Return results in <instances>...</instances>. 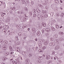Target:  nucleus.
Listing matches in <instances>:
<instances>
[{
	"label": "nucleus",
	"mask_w": 64,
	"mask_h": 64,
	"mask_svg": "<svg viewBox=\"0 0 64 64\" xmlns=\"http://www.w3.org/2000/svg\"><path fill=\"white\" fill-rule=\"evenodd\" d=\"M63 40V38H60V39H59V40L60 41H62Z\"/></svg>",
	"instance_id": "nucleus-41"
},
{
	"label": "nucleus",
	"mask_w": 64,
	"mask_h": 64,
	"mask_svg": "<svg viewBox=\"0 0 64 64\" xmlns=\"http://www.w3.org/2000/svg\"><path fill=\"white\" fill-rule=\"evenodd\" d=\"M9 28V27H8V25L6 26V29H7Z\"/></svg>",
	"instance_id": "nucleus-45"
},
{
	"label": "nucleus",
	"mask_w": 64,
	"mask_h": 64,
	"mask_svg": "<svg viewBox=\"0 0 64 64\" xmlns=\"http://www.w3.org/2000/svg\"><path fill=\"white\" fill-rule=\"evenodd\" d=\"M2 4H3V2H1V1H0V5H1Z\"/></svg>",
	"instance_id": "nucleus-52"
},
{
	"label": "nucleus",
	"mask_w": 64,
	"mask_h": 64,
	"mask_svg": "<svg viewBox=\"0 0 64 64\" xmlns=\"http://www.w3.org/2000/svg\"><path fill=\"white\" fill-rule=\"evenodd\" d=\"M3 28H6V26H3Z\"/></svg>",
	"instance_id": "nucleus-61"
},
{
	"label": "nucleus",
	"mask_w": 64,
	"mask_h": 64,
	"mask_svg": "<svg viewBox=\"0 0 64 64\" xmlns=\"http://www.w3.org/2000/svg\"><path fill=\"white\" fill-rule=\"evenodd\" d=\"M22 4H26V2H25L24 0H22Z\"/></svg>",
	"instance_id": "nucleus-8"
},
{
	"label": "nucleus",
	"mask_w": 64,
	"mask_h": 64,
	"mask_svg": "<svg viewBox=\"0 0 64 64\" xmlns=\"http://www.w3.org/2000/svg\"><path fill=\"white\" fill-rule=\"evenodd\" d=\"M36 30V29L34 28H32V31L33 32H35Z\"/></svg>",
	"instance_id": "nucleus-18"
},
{
	"label": "nucleus",
	"mask_w": 64,
	"mask_h": 64,
	"mask_svg": "<svg viewBox=\"0 0 64 64\" xmlns=\"http://www.w3.org/2000/svg\"><path fill=\"white\" fill-rule=\"evenodd\" d=\"M16 50L18 52L20 51V50H19V48H16Z\"/></svg>",
	"instance_id": "nucleus-17"
},
{
	"label": "nucleus",
	"mask_w": 64,
	"mask_h": 64,
	"mask_svg": "<svg viewBox=\"0 0 64 64\" xmlns=\"http://www.w3.org/2000/svg\"><path fill=\"white\" fill-rule=\"evenodd\" d=\"M49 45L50 46H54L55 43L53 42H51L49 44Z\"/></svg>",
	"instance_id": "nucleus-4"
},
{
	"label": "nucleus",
	"mask_w": 64,
	"mask_h": 64,
	"mask_svg": "<svg viewBox=\"0 0 64 64\" xmlns=\"http://www.w3.org/2000/svg\"><path fill=\"white\" fill-rule=\"evenodd\" d=\"M15 39L16 41H18V40H19L18 38V36H16L15 37Z\"/></svg>",
	"instance_id": "nucleus-25"
},
{
	"label": "nucleus",
	"mask_w": 64,
	"mask_h": 64,
	"mask_svg": "<svg viewBox=\"0 0 64 64\" xmlns=\"http://www.w3.org/2000/svg\"><path fill=\"white\" fill-rule=\"evenodd\" d=\"M38 59H40V60H42V59H43V57L42 56H39L38 57Z\"/></svg>",
	"instance_id": "nucleus-12"
},
{
	"label": "nucleus",
	"mask_w": 64,
	"mask_h": 64,
	"mask_svg": "<svg viewBox=\"0 0 64 64\" xmlns=\"http://www.w3.org/2000/svg\"><path fill=\"white\" fill-rule=\"evenodd\" d=\"M55 52L53 51L52 53V54L53 55H54V54H55Z\"/></svg>",
	"instance_id": "nucleus-51"
},
{
	"label": "nucleus",
	"mask_w": 64,
	"mask_h": 64,
	"mask_svg": "<svg viewBox=\"0 0 64 64\" xmlns=\"http://www.w3.org/2000/svg\"><path fill=\"white\" fill-rule=\"evenodd\" d=\"M20 31H22V28H20Z\"/></svg>",
	"instance_id": "nucleus-62"
},
{
	"label": "nucleus",
	"mask_w": 64,
	"mask_h": 64,
	"mask_svg": "<svg viewBox=\"0 0 64 64\" xmlns=\"http://www.w3.org/2000/svg\"><path fill=\"white\" fill-rule=\"evenodd\" d=\"M31 4L30 6H33V2L31 3Z\"/></svg>",
	"instance_id": "nucleus-57"
},
{
	"label": "nucleus",
	"mask_w": 64,
	"mask_h": 64,
	"mask_svg": "<svg viewBox=\"0 0 64 64\" xmlns=\"http://www.w3.org/2000/svg\"><path fill=\"white\" fill-rule=\"evenodd\" d=\"M2 59L3 60H6V57H4V58H2Z\"/></svg>",
	"instance_id": "nucleus-50"
},
{
	"label": "nucleus",
	"mask_w": 64,
	"mask_h": 64,
	"mask_svg": "<svg viewBox=\"0 0 64 64\" xmlns=\"http://www.w3.org/2000/svg\"><path fill=\"white\" fill-rule=\"evenodd\" d=\"M59 34L60 36H62V35H63L64 34V33L63 32H59Z\"/></svg>",
	"instance_id": "nucleus-7"
},
{
	"label": "nucleus",
	"mask_w": 64,
	"mask_h": 64,
	"mask_svg": "<svg viewBox=\"0 0 64 64\" xmlns=\"http://www.w3.org/2000/svg\"><path fill=\"white\" fill-rule=\"evenodd\" d=\"M50 29H49V28H46L45 30V31H46L48 32H50Z\"/></svg>",
	"instance_id": "nucleus-5"
},
{
	"label": "nucleus",
	"mask_w": 64,
	"mask_h": 64,
	"mask_svg": "<svg viewBox=\"0 0 64 64\" xmlns=\"http://www.w3.org/2000/svg\"><path fill=\"white\" fill-rule=\"evenodd\" d=\"M10 47H9V49L10 50V51H12V50H13V48H12V47L11 46H10Z\"/></svg>",
	"instance_id": "nucleus-20"
},
{
	"label": "nucleus",
	"mask_w": 64,
	"mask_h": 64,
	"mask_svg": "<svg viewBox=\"0 0 64 64\" xmlns=\"http://www.w3.org/2000/svg\"><path fill=\"white\" fill-rule=\"evenodd\" d=\"M26 3H27V4H29V1L28 0H26Z\"/></svg>",
	"instance_id": "nucleus-34"
},
{
	"label": "nucleus",
	"mask_w": 64,
	"mask_h": 64,
	"mask_svg": "<svg viewBox=\"0 0 64 64\" xmlns=\"http://www.w3.org/2000/svg\"><path fill=\"white\" fill-rule=\"evenodd\" d=\"M38 6L40 7H43V6L41 5V4H38Z\"/></svg>",
	"instance_id": "nucleus-37"
},
{
	"label": "nucleus",
	"mask_w": 64,
	"mask_h": 64,
	"mask_svg": "<svg viewBox=\"0 0 64 64\" xmlns=\"http://www.w3.org/2000/svg\"><path fill=\"white\" fill-rule=\"evenodd\" d=\"M12 62L13 64H17V62L15 61H12Z\"/></svg>",
	"instance_id": "nucleus-24"
},
{
	"label": "nucleus",
	"mask_w": 64,
	"mask_h": 64,
	"mask_svg": "<svg viewBox=\"0 0 64 64\" xmlns=\"http://www.w3.org/2000/svg\"><path fill=\"white\" fill-rule=\"evenodd\" d=\"M16 27L17 28H18V29H19V28H20V26L19 25H18Z\"/></svg>",
	"instance_id": "nucleus-42"
},
{
	"label": "nucleus",
	"mask_w": 64,
	"mask_h": 64,
	"mask_svg": "<svg viewBox=\"0 0 64 64\" xmlns=\"http://www.w3.org/2000/svg\"><path fill=\"white\" fill-rule=\"evenodd\" d=\"M56 49V50H58L59 48H60L59 46H56L55 47Z\"/></svg>",
	"instance_id": "nucleus-15"
},
{
	"label": "nucleus",
	"mask_w": 64,
	"mask_h": 64,
	"mask_svg": "<svg viewBox=\"0 0 64 64\" xmlns=\"http://www.w3.org/2000/svg\"><path fill=\"white\" fill-rule=\"evenodd\" d=\"M54 1L56 2V3H57L58 2V3H59V1H58V0H55Z\"/></svg>",
	"instance_id": "nucleus-39"
},
{
	"label": "nucleus",
	"mask_w": 64,
	"mask_h": 64,
	"mask_svg": "<svg viewBox=\"0 0 64 64\" xmlns=\"http://www.w3.org/2000/svg\"><path fill=\"white\" fill-rule=\"evenodd\" d=\"M1 15L2 17H3L4 16V14H1Z\"/></svg>",
	"instance_id": "nucleus-60"
},
{
	"label": "nucleus",
	"mask_w": 64,
	"mask_h": 64,
	"mask_svg": "<svg viewBox=\"0 0 64 64\" xmlns=\"http://www.w3.org/2000/svg\"><path fill=\"white\" fill-rule=\"evenodd\" d=\"M12 57H14L15 56L14 55H12Z\"/></svg>",
	"instance_id": "nucleus-64"
},
{
	"label": "nucleus",
	"mask_w": 64,
	"mask_h": 64,
	"mask_svg": "<svg viewBox=\"0 0 64 64\" xmlns=\"http://www.w3.org/2000/svg\"><path fill=\"white\" fill-rule=\"evenodd\" d=\"M15 42V43H16V44H17V45H20V42Z\"/></svg>",
	"instance_id": "nucleus-26"
},
{
	"label": "nucleus",
	"mask_w": 64,
	"mask_h": 64,
	"mask_svg": "<svg viewBox=\"0 0 64 64\" xmlns=\"http://www.w3.org/2000/svg\"><path fill=\"white\" fill-rule=\"evenodd\" d=\"M38 28L39 29H41L42 28V26L41 25H40L38 26Z\"/></svg>",
	"instance_id": "nucleus-22"
},
{
	"label": "nucleus",
	"mask_w": 64,
	"mask_h": 64,
	"mask_svg": "<svg viewBox=\"0 0 64 64\" xmlns=\"http://www.w3.org/2000/svg\"><path fill=\"white\" fill-rule=\"evenodd\" d=\"M58 42V40H56L54 41V42L55 43H56V42Z\"/></svg>",
	"instance_id": "nucleus-46"
},
{
	"label": "nucleus",
	"mask_w": 64,
	"mask_h": 64,
	"mask_svg": "<svg viewBox=\"0 0 64 64\" xmlns=\"http://www.w3.org/2000/svg\"><path fill=\"white\" fill-rule=\"evenodd\" d=\"M27 18H26L24 17L23 18V20L24 21H25L27 20Z\"/></svg>",
	"instance_id": "nucleus-30"
},
{
	"label": "nucleus",
	"mask_w": 64,
	"mask_h": 64,
	"mask_svg": "<svg viewBox=\"0 0 64 64\" xmlns=\"http://www.w3.org/2000/svg\"><path fill=\"white\" fill-rule=\"evenodd\" d=\"M32 12L34 13H36V11L35 10H32Z\"/></svg>",
	"instance_id": "nucleus-38"
},
{
	"label": "nucleus",
	"mask_w": 64,
	"mask_h": 64,
	"mask_svg": "<svg viewBox=\"0 0 64 64\" xmlns=\"http://www.w3.org/2000/svg\"><path fill=\"white\" fill-rule=\"evenodd\" d=\"M2 32H4V33L5 34H7V33H8V32H7V31L5 29H3L2 30Z\"/></svg>",
	"instance_id": "nucleus-2"
},
{
	"label": "nucleus",
	"mask_w": 64,
	"mask_h": 64,
	"mask_svg": "<svg viewBox=\"0 0 64 64\" xmlns=\"http://www.w3.org/2000/svg\"><path fill=\"white\" fill-rule=\"evenodd\" d=\"M48 41L47 40L46 41H45L44 43V44H45L46 45H48Z\"/></svg>",
	"instance_id": "nucleus-14"
},
{
	"label": "nucleus",
	"mask_w": 64,
	"mask_h": 64,
	"mask_svg": "<svg viewBox=\"0 0 64 64\" xmlns=\"http://www.w3.org/2000/svg\"><path fill=\"white\" fill-rule=\"evenodd\" d=\"M16 20H18V18H16Z\"/></svg>",
	"instance_id": "nucleus-59"
},
{
	"label": "nucleus",
	"mask_w": 64,
	"mask_h": 64,
	"mask_svg": "<svg viewBox=\"0 0 64 64\" xmlns=\"http://www.w3.org/2000/svg\"><path fill=\"white\" fill-rule=\"evenodd\" d=\"M41 42H42V43H44L45 42V40H42L41 41Z\"/></svg>",
	"instance_id": "nucleus-31"
},
{
	"label": "nucleus",
	"mask_w": 64,
	"mask_h": 64,
	"mask_svg": "<svg viewBox=\"0 0 64 64\" xmlns=\"http://www.w3.org/2000/svg\"><path fill=\"white\" fill-rule=\"evenodd\" d=\"M53 37L54 39H57V38H58V36L57 35H55Z\"/></svg>",
	"instance_id": "nucleus-10"
},
{
	"label": "nucleus",
	"mask_w": 64,
	"mask_h": 64,
	"mask_svg": "<svg viewBox=\"0 0 64 64\" xmlns=\"http://www.w3.org/2000/svg\"><path fill=\"white\" fill-rule=\"evenodd\" d=\"M46 48V47L45 46H44L43 48V49L44 50V49H45Z\"/></svg>",
	"instance_id": "nucleus-48"
},
{
	"label": "nucleus",
	"mask_w": 64,
	"mask_h": 64,
	"mask_svg": "<svg viewBox=\"0 0 64 64\" xmlns=\"http://www.w3.org/2000/svg\"><path fill=\"white\" fill-rule=\"evenodd\" d=\"M44 12V10L42 11V12H40V13L39 14H40V16H43L42 15H43V12Z\"/></svg>",
	"instance_id": "nucleus-11"
},
{
	"label": "nucleus",
	"mask_w": 64,
	"mask_h": 64,
	"mask_svg": "<svg viewBox=\"0 0 64 64\" xmlns=\"http://www.w3.org/2000/svg\"><path fill=\"white\" fill-rule=\"evenodd\" d=\"M60 16L61 17H63V16H64V14H61Z\"/></svg>",
	"instance_id": "nucleus-55"
},
{
	"label": "nucleus",
	"mask_w": 64,
	"mask_h": 64,
	"mask_svg": "<svg viewBox=\"0 0 64 64\" xmlns=\"http://www.w3.org/2000/svg\"><path fill=\"white\" fill-rule=\"evenodd\" d=\"M0 42L1 43H2V44H3V43H4V41H3V40L2 39H0Z\"/></svg>",
	"instance_id": "nucleus-23"
},
{
	"label": "nucleus",
	"mask_w": 64,
	"mask_h": 64,
	"mask_svg": "<svg viewBox=\"0 0 64 64\" xmlns=\"http://www.w3.org/2000/svg\"><path fill=\"white\" fill-rule=\"evenodd\" d=\"M36 34L38 36H40L41 34L40 32L39 31H38L36 33Z\"/></svg>",
	"instance_id": "nucleus-6"
},
{
	"label": "nucleus",
	"mask_w": 64,
	"mask_h": 64,
	"mask_svg": "<svg viewBox=\"0 0 64 64\" xmlns=\"http://www.w3.org/2000/svg\"><path fill=\"white\" fill-rule=\"evenodd\" d=\"M32 54H30L29 55V56L30 57H31L32 56Z\"/></svg>",
	"instance_id": "nucleus-56"
},
{
	"label": "nucleus",
	"mask_w": 64,
	"mask_h": 64,
	"mask_svg": "<svg viewBox=\"0 0 64 64\" xmlns=\"http://www.w3.org/2000/svg\"><path fill=\"white\" fill-rule=\"evenodd\" d=\"M15 9H16V8L15 7H12L13 10H15Z\"/></svg>",
	"instance_id": "nucleus-53"
},
{
	"label": "nucleus",
	"mask_w": 64,
	"mask_h": 64,
	"mask_svg": "<svg viewBox=\"0 0 64 64\" xmlns=\"http://www.w3.org/2000/svg\"><path fill=\"white\" fill-rule=\"evenodd\" d=\"M43 14H46V11H44V12L43 13Z\"/></svg>",
	"instance_id": "nucleus-47"
},
{
	"label": "nucleus",
	"mask_w": 64,
	"mask_h": 64,
	"mask_svg": "<svg viewBox=\"0 0 64 64\" xmlns=\"http://www.w3.org/2000/svg\"><path fill=\"white\" fill-rule=\"evenodd\" d=\"M37 62L38 63H41L40 62V61L38 60V61H37Z\"/></svg>",
	"instance_id": "nucleus-58"
},
{
	"label": "nucleus",
	"mask_w": 64,
	"mask_h": 64,
	"mask_svg": "<svg viewBox=\"0 0 64 64\" xmlns=\"http://www.w3.org/2000/svg\"><path fill=\"white\" fill-rule=\"evenodd\" d=\"M38 52H43V50H42V49L40 48L38 50Z\"/></svg>",
	"instance_id": "nucleus-16"
},
{
	"label": "nucleus",
	"mask_w": 64,
	"mask_h": 64,
	"mask_svg": "<svg viewBox=\"0 0 64 64\" xmlns=\"http://www.w3.org/2000/svg\"><path fill=\"white\" fill-rule=\"evenodd\" d=\"M46 59H47L48 60L49 59H50L51 57L49 55H47L46 56Z\"/></svg>",
	"instance_id": "nucleus-9"
},
{
	"label": "nucleus",
	"mask_w": 64,
	"mask_h": 64,
	"mask_svg": "<svg viewBox=\"0 0 64 64\" xmlns=\"http://www.w3.org/2000/svg\"><path fill=\"white\" fill-rule=\"evenodd\" d=\"M27 27V26L26 24H25L24 26L22 28L23 29L25 28H26Z\"/></svg>",
	"instance_id": "nucleus-32"
},
{
	"label": "nucleus",
	"mask_w": 64,
	"mask_h": 64,
	"mask_svg": "<svg viewBox=\"0 0 64 64\" xmlns=\"http://www.w3.org/2000/svg\"><path fill=\"white\" fill-rule=\"evenodd\" d=\"M50 40L51 41H52L53 40V38H51L50 39Z\"/></svg>",
	"instance_id": "nucleus-54"
},
{
	"label": "nucleus",
	"mask_w": 64,
	"mask_h": 64,
	"mask_svg": "<svg viewBox=\"0 0 64 64\" xmlns=\"http://www.w3.org/2000/svg\"><path fill=\"white\" fill-rule=\"evenodd\" d=\"M42 25L44 27H45L46 25V24L44 23L42 24Z\"/></svg>",
	"instance_id": "nucleus-40"
},
{
	"label": "nucleus",
	"mask_w": 64,
	"mask_h": 64,
	"mask_svg": "<svg viewBox=\"0 0 64 64\" xmlns=\"http://www.w3.org/2000/svg\"><path fill=\"white\" fill-rule=\"evenodd\" d=\"M38 20H40V18H42V19H44V16H41L40 14H38Z\"/></svg>",
	"instance_id": "nucleus-1"
},
{
	"label": "nucleus",
	"mask_w": 64,
	"mask_h": 64,
	"mask_svg": "<svg viewBox=\"0 0 64 64\" xmlns=\"http://www.w3.org/2000/svg\"><path fill=\"white\" fill-rule=\"evenodd\" d=\"M2 49L4 50H6L7 49V46H5V45H4L2 46Z\"/></svg>",
	"instance_id": "nucleus-3"
},
{
	"label": "nucleus",
	"mask_w": 64,
	"mask_h": 64,
	"mask_svg": "<svg viewBox=\"0 0 64 64\" xmlns=\"http://www.w3.org/2000/svg\"><path fill=\"white\" fill-rule=\"evenodd\" d=\"M51 29H52V31H55V28L53 27H51Z\"/></svg>",
	"instance_id": "nucleus-27"
},
{
	"label": "nucleus",
	"mask_w": 64,
	"mask_h": 64,
	"mask_svg": "<svg viewBox=\"0 0 64 64\" xmlns=\"http://www.w3.org/2000/svg\"><path fill=\"white\" fill-rule=\"evenodd\" d=\"M42 4H43V5H44V6H46L47 5V4L46 3H43Z\"/></svg>",
	"instance_id": "nucleus-36"
},
{
	"label": "nucleus",
	"mask_w": 64,
	"mask_h": 64,
	"mask_svg": "<svg viewBox=\"0 0 64 64\" xmlns=\"http://www.w3.org/2000/svg\"><path fill=\"white\" fill-rule=\"evenodd\" d=\"M58 61L60 62V63H61V62H62V61L60 60H59Z\"/></svg>",
	"instance_id": "nucleus-63"
},
{
	"label": "nucleus",
	"mask_w": 64,
	"mask_h": 64,
	"mask_svg": "<svg viewBox=\"0 0 64 64\" xmlns=\"http://www.w3.org/2000/svg\"><path fill=\"white\" fill-rule=\"evenodd\" d=\"M56 15L57 16H58V17L60 16L59 15V13L58 12H57L56 13Z\"/></svg>",
	"instance_id": "nucleus-44"
},
{
	"label": "nucleus",
	"mask_w": 64,
	"mask_h": 64,
	"mask_svg": "<svg viewBox=\"0 0 64 64\" xmlns=\"http://www.w3.org/2000/svg\"><path fill=\"white\" fill-rule=\"evenodd\" d=\"M4 42H5V43H6V44H8V42L7 41V40H5Z\"/></svg>",
	"instance_id": "nucleus-49"
},
{
	"label": "nucleus",
	"mask_w": 64,
	"mask_h": 64,
	"mask_svg": "<svg viewBox=\"0 0 64 64\" xmlns=\"http://www.w3.org/2000/svg\"><path fill=\"white\" fill-rule=\"evenodd\" d=\"M26 61L27 63H29V62H30V60H29V59H26Z\"/></svg>",
	"instance_id": "nucleus-19"
},
{
	"label": "nucleus",
	"mask_w": 64,
	"mask_h": 64,
	"mask_svg": "<svg viewBox=\"0 0 64 64\" xmlns=\"http://www.w3.org/2000/svg\"><path fill=\"white\" fill-rule=\"evenodd\" d=\"M56 28H57V29H58L59 28V26L58 25V24H56Z\"/></svg>",
	"instance_id": "nucleus-33"
},
{
	"label": "nucleus",
	"mask_w": 64,
	"mask_h": 64,
	"mask_svg": "<svg viewBox=\"0 0 64 64\" xmlns=\"http://www.w3.org/2000/svg\"><path fill=\"white\" fill-rule=\"evenodd\" d=\"M15 60L16 62V63H19L20 61H19V59L18 58H17Z\"/></svg>",
	"instance_id": "nucleus-13"
},
{
	"label": "nucleus",
	"mask_w": 64,
	"mask_h": 64,
	"mask_svg": "<svg viewBox=\"0 0 64 64\" xmlns=\"http://www.w3.org/2000/svg\"><path fill=\"white\" fill-rule=\"evenodd\" d=\"M18 35L19 36H21V35H22V33L21 32H19L18 33Z\"/></svg>",
	"instance_id": "nucleus-43"
},
{
	"label": "nucleus",
	"mask_w": 64,
	"mask_h": 64,
	"mask_svg": "<svg viewBox=\"0 0 64 64\" xmlns=\"http://www.w3.org/2000/svg\"><path fill=\"white\" fill-rule=\"evenodd\" d=\"M42 46V44L41 43H39L38 44V46L40 47V48H41Z\"/></svg>",
	"instance_id": "nucleus-21"
},
{
	"label": "nucleus",
	"mask_w": 64,
	"mask_h": 64,
	"mask_svg": "<svg viewBox=\"0 0 64 64\" xmlns=\"http://www.w3.org/2000/svg\"><path fill=\"white\" fill-rule=\"evenodd\" d=\"M22 53L23 55H26V52H24L23 51L22 52Z\"/></svg>",
	"instance_id": "nucleus-28"
},
{
	"label": "nucleus",
	"mask_w": 64,
	"mask_h": 64,
	"mask_svg": "<svg viewBox=\"0 0 64 64\" xmlns=\"http://www.w3.org/2000/svg\"><path fill=\"white\" fill-rule=\"evenodd\" d=\"M36 11L37 13H40V10H37V9H36Z\"/></svg>",
	"instance_id": "nucleus-35"
},
{
	"label": "nucleus",
	"mask_w": 64,
	"mask_h": 64,
	"mask_svg": "<svg viewBox=\"0 0 64 64\" xmlns=\"http://www.w3.org/2000/svg\"><path fill=\"white\" fill-rule=\"evenodd\" d=\"M44 18H47V17H48V14H46L44 15Z\"/></svg>",
	"instance_id": "nucleus-29"
}]
</instances>
